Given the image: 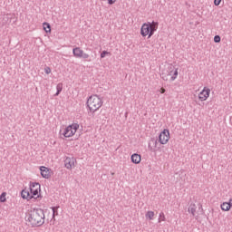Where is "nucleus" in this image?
Here are the masks:
<instances>
[{
    "label": "nucleus",
    "mask_w": 232,
    "mask_h": 232,
    "mask_svg": "<svg viewBox=\"0 0 232 232\" xmlns=\"http://www.w3.org/2000/svg\"><path fill=\"white\" fill-rule=\"evenodd\" d=\"M44 210L43 208H34L29 213L28 221L32 227H41L44 224Z\"/></svg>",
    "instance_id": "1"
},
{
    "label": "nucleus",
    "mask_w": 232,
    "mask_h": 232,
    "mask_svg": "<svg viewBox=\"0 0 232 232\" xmlns=\"http://www.w3.org/2000/svg\"><path fill=\"white\" fill-rule=\"evenodd\" d=\"M159 30V22H148L142 24L140 29V34L142 37L148 36V39H150L153 34H155V31Z\"/></svg>",
    "instance_id": "2"
},
{
    "label": "nucleus",
    "mask_w": 232,
    "mask_h": 232,
    "mask_svg": "<svg viewBox=\"0 0 232 232\" xmlns=\"http://www.w3.org/2000/svg\"><path fill=\"white\" fill-rule=\"evenodd\" d=\"M86 104L91 113H95L97 110L102 107V99L99 95L94 94L88 98Z\"/></svg>",
    "instance_id": "3"
},
{
    "label": "nucleus",
    "mask_w": 232,
    "mask_h": 232,
    "mask_svg": "<svg viewBox=\"0 0 232 232\" xmlns=\"http://www.w3.org/2000/svg\"><path fill=\"white\" fill-rule=\"evenodd\" d=\"M79 130V124L78 123H72L69 126H67L63 132V135L65 138H70V137H73L74 133H77V130Z\"/></svg>",
    "instance_id": "4"
},
{
    "label": "nucleus",
    "mask_w": 232,
    "mask_h": 232,
    "mask_svg": "<svg viewBox=\"0 0 232 232\" xmlns=\"http://www.w3.org/2000/svg\"><path fill=\"white\" fill-rule=\"evenodd\" d=\"M169 141V130L165 129L159 135V142L160 144L164 145V144H168Z\"/></svg>",
    "instance_id": "5"
},
{
    "label": "nucleus",
    "mask_w": 232,
    "mask_h": 232,
    "mask_svg": "<svg viewBox=\"0 0 232 232\" xmlns=\"http://www.w3.org/2000/svg\"><path fill=\"white\" fill-rule=\"evenodd\" d=\"M29 189H30V194L31 196H33V198H34V197H37V195H39V191H41V184L37 182L32 183L30 185Z\"/></svg>",
    "instance_id": "6"
},
{
    "label": "nucleus",
    "mask_w": 232,
    "mask_h": 232,
    "mask_svg": "<svg viewBox=\"0 0 232 232\" xmlns=\"http://www.w3.org/2000/svg\"><path fill=\"white\" fill-rule=\"evenodd\" d=\"M75 162H77L75 158L66 157L64 160V167L66 169H73V168H75Z\"/></svg>",
    "instance_id": "7"
},
{
    "label": "nucleus",
    "mask_w": 232,
    "mask_h": 232,
    "mask_svg": "<svg viewBox=\"0 0 232 232\" xmlns=\"http://www.w3.org/2000/svg\"><path fill=\"white\" fill-rule=\"evenodd\" d=\"M209 93H211V90L209 88L204 87V89L199 92L198 99L201 102L208 101L209 97Z\"/></svg>",
    "instance_id": "8"
},
{
    "label": "nucleus",
    "mask_w": 232,
    "mask_h": 232,
    "mask_svg": "<svg viewBox=\"0 0 232 232\" xmlns=\"http://www.w3.org/2000/svg\"><path fill=\"white\" fill-rule=\"evenodd\" d=\"M167 72H168L169 75H172L170 77L171 82L175 81V79H177V77L179 76V69H176L173 65H169L168 67Z\"/></svg>",
    "instance_id": "9"
},
{
    "label": "nucleus",
    "mask_w": 232,
    "mask_h": 232,
    "mask_svg": "<svg viewBox=\"0 0 232 232\" xmlns=\"http://www.w3.org/2000/svg\"><path fill=\"white\" fill-rule=\"evenodd\" d=\"M159 144V140H156L155 138H152L149 142V150L150 151H152L155 153L157 151V145Z\"/></svg>",
    "instance_id": "10"
},
{
    "label": "nucleus",
    "mask_w": 232,
    "mask_h": 232,
    "mask_svg": "<svg viewBox=\"0 0 232 232\" xmlns=\"http://www.w3.org/2000/svg\"><path fill=\"white\" fill-rule=\"evenodd\" d=\"M40 171L43 179H50L51 175H50V169H48V168L42 166L40 167Z\"/></svg>",
    "instance_id": "11"
},
{
    "label": "nucleus",
    "mask_w": 232,
    "mask_h": 232,
    "mask_svg": "<svg viewBox=\"0 0 232 232\" xmlns=\"http://www.w3.org/2000/svg\"><path fill=\"white\" fill-rule=\"evenodd\" d=\"M188 212L190 213L192 215V217H195L196 220H197V218H198V215L196 216L197 205H195L194 203H191L188 206Z\"/></svg>",
    "instance_id": "12"
},
{
    "label": "nucleus",
    "mask_w": 232,
    "mask_h": 232,
    "mask_svg": "<svg viewBox=\"0 0 232 232\" xmlns=\"http://www.w3.org/2000/svg\"><path fill=\"white\" fill-rule=\"evenodd\" d=\"M83 52L84 51L81 49V47H75L72 49V55L76 57V59H81Z\"/></svg>",
    "instance_id": "13"
},
{
    "label": "nucleus",
    "mask_w": 232,
    "mask_h": 232,
    "mask_svg": "<svg viewBox=\"0 0 232 232\" xmlns=\"http://www.w3.org/2000/svg\"><path fill=\"white\" fill-rule=\"evenodd\" d=\"M130 160L133 164H140V160H142V158L140 154L134 153L131 155Z\"/></svg>",
    "instance_id": "14"
},
{
    "label": "nucleus",
    "mask_w": 232,
    "mask_h": 232,
    "mask_svg": "<svg viewBox=\"0 0 232 232\" xmlns=\"http://www.w3.org/2000/svg\"><path fill=\"white\" fill-rule=\"evenodd\" d=\"M21 197H22V198H24L25 200H32V198H34V196H32L30 191H28L26 189H23L21 191Z\"/></svg>",
    "instance_id": "15"
},
{
    "label": "nucleus",
    "mask_w": 232,
    "mask_h": 232,
    "mask_svg": "<svg viewBox=\"0 0 232 232\" xmlns=\"http://www.w3.org/2000/svg\"><path fill=\"white\" fill-rule=\"evenodd\" d=\"M52 211H53V217L51 219V224H55V217H57L59 215V206L58 207H52L51 208Z\"/></svg>",
    "instance_id": "16"
},
{
    "label": "nucleus",
    "mask_w": 232,
    "mask_h": 232,
    "mask_svg": "<svg viewBox=\"0 0 232 232\" xmlns=\"http://www.w3.org/2000/svg\"><path fill=\"white\" fill-rule=\"evenodd\" d=\"M232 200L230 199L229 202H224L221 204V209L222 211H229L232 208V204H231Z\"/></svg>",
    "instance_id": "17"
},
{
    "label": "nucleus",
    "mask_w": 232,
    "mask_h": 232,
    "mask_svg": "<svg viewBox=\"0 0 232 232\" xmlns=\"http://www.w3.org/2000/svg\"><path fill=\"white\" fill-rule=\"evenodd\" d=\"M44 30L46 34H51L52 33V26L50 25L49 23L44 22L43 24Z\"/></svg>",
    "instance_id": "18"
},
{
    "label": "nucleus",
    "mask_w": 232,
    "mask_h": 232,
    "mask_svg": "<svg viewBox=\"0 0 232 232\" xmlns=\"http://www.w3.org/2000/svg\"><path fill=\"white\" fill-rule=\"evenodd\" d=\"M146 218H149V220H153V218L155 217V212L153 211H148L145 214Z\"/></svg>",
    "instance_id": "19"
},
{
    "label": "nucleus",
    "mask_w": 232,
    "mask_h": 232,
    "mask_svg": "<svg viewBox=\"0 0 232 232\" xmlns=\"http://www.w3.org/2000/svg\"><path fill=\"white\" fill-rule=\"evenodd\" d=\"M56 93L55 96L57 97L63 92V83H58L56 86Z\"/></svg>",
    "instance_id": "20"
},
{
    "label": "nucleus",
    "mask_w": 232,
    "mask_h": 232,
    "mask_svg": "<svg viewBox=\"0 0 232 232\" xmlns=\"http://www.w3.org/2000/svg\"><path fill=\"white\" fill-rule=\"evenodd\" d=\"M89 58H90V54L84 52L82 53L81 59H85L88 61V63H92V59H89Z\"/></svg>",
    "instance_id": "21"
},
{
    "label": "nucleus",
    "mask_w": 232,
    "mask_h": 232,
    "mask_svg": "<svg viewBox=\"0 0 232 232\" xmlns=\"http://www.w3.org/2000/svg\"><path fill=\"white\" fill-rule=\"evenodd\" d=\"M159 222H166V216L164 215V212L160 213Z\"/></svg>",
    "instance_id": "22"
},
{
    "label": "nucleus",
    "mask_w": 232,
    "mask_h": 232,
    "mask_svg": "<svg viewBox=\"0 0 232 232\" xmlns=\"http://www.w3.org/2000/svg\"><path fill=\"white\" fill-rule=\"evenodd\" d=\"M6 201V192H2L0 195V202H5Z\"/></svg>",
    "instance_id": "23"
},
{
    "label": "nucleus",
    "mask_w": 232,
    "mask_h": 232,
    "mask_svg": "<svg viewBox=\"0 0 232 232\" xmlns=\"http://www.w3.org/2000/svg\"><path fill=\"white\" fill-rule=\"evenodd\" d=\"M106 55H111V53L108 51H102L101 53V59H104V57H106Z\"/></svg>",
    "instance_id": "24"
},
{
    "label": "nucleus",
    "mask_w": 232,
    "mask_h": 232,
    "mask_svg": "<svg viewBox=\"0 0 232 232\" xmlns=\"http://www.w3.org/2000/svg\"><path fill=\"white\" fill-rule=\"evenodd\" d=\"M160 77L163 79V81H168V77H169V73L166 74V72H162Z\"/></svg>",
    "instance_id": "25"
},
{
    "label": "nucleus",
    "mask_w": 232,
    "mask_h": 232,
    "mask_svg": "<svg viewBox=\"0 0 232 232\" xmlns=\"http://www.w3.org/2000/svg\"><path fill=\"white\" fill-rule=\"evenodd\" d=\"M220 41H221L220 35L214 36V43H220Z\"/></svg>",
    "instance_id": "26"
},
{
    "label": "nucleus",
    "mask_w": 232,
    "mask_h": 232,
    "mask_svg": "<svg viewBox=\"0 0 232 232\" xmlns=\"http://www.w3.org/2000/svg\"><path fill=\"white\" fill-rule=\"evenodd\" d=\"M44 72L49 75V73H52V69L50 67H45L44 68Z\"/></svg>",
    "instance_id": "27"
},
{
    "label": "nucleus",
    "mask_w": 232,
    "mask_h": 232,
    "mask_svg": "<svg viewBox=\"0 0 232 232\" xmlns=\"http://www.w3.org/2000/svg\"><path fill=\"white\" fill-rule=\"evenodd\" d=\"M220 3H222V0H214L215 6H219Z\"/></svg>",
    "instance_id": "28"
},
{
    "label": "nucleus",
    "mask_w": 232,
    "mask_h": 232,
    "mask_svg": "<svg viewBox=\"0 0 232 232\" xmlns=\"http://www.w3.org/2000/svg\"><path fill=\"white\" fill-rule=\"evenodd\" d=\"M108 1V5H115V3L117 2V0H107Z\"/></svg>",
    "instance_id": "29"
},
{
    "label": "nucleus",
    "mask_w": 232,
    "mask_h": 232,
    "mask_svg": "<svg viewBox=\"0 0 232 232\" xmlns=\"http://www.w3.org/2000/svg\"><path fill=\"white\" fill-rule=\"evenodd\" d=\"M160 93H166V89L161 88V89L160 90Z\"/></svg>",
    "instance_id": "30"
},
{
    "label": "nucleus",
    "mask_w": 232,
    "mask_h": 232,
    "mask_svg": "<svg viewBox=\"0 0 232 232\" xmlns=\"http://www.w3.org/2000/svg\"><path fill=\"white\" fill-rule=\"evenodd\" d=\"M199 209H202V205L201 204H199Z\"/></svg>",
    "instance_id": "31"
}]
</instances>
